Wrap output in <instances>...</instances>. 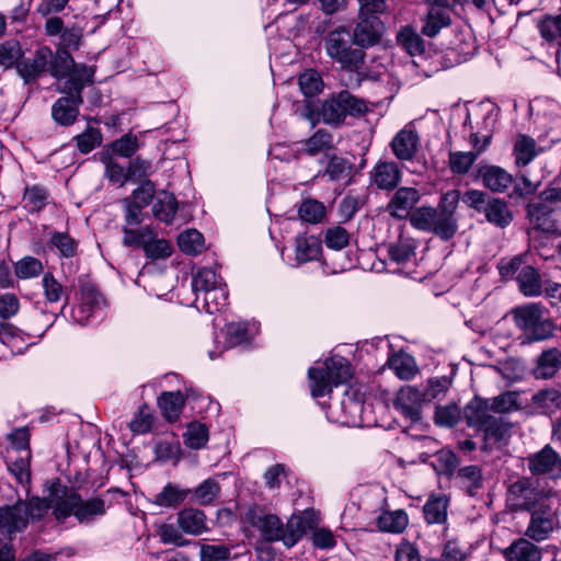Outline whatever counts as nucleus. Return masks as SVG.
I'll return each mask as SVG.
<instances>
[{
    "mask_svg": "<svg viewBox=\"0 0 561 561\" xmlns=\"http://www.w3.org/2000/svg\"><path fill=\"white\" fill-rule=\"evenodd\" d=\"M460 202V191L450 190L440 196L437 208L422 206L410 217L411 225L422 231L432 232L444 241L450 240L458 230L456 209Z\"/></svg>",
    "mask_w": 561,
    "mask_h": 561,
    "instance_id": "1",
    "label": "nucleus"
},
{
    "mask_svg": "<svg viewBox=\"0 0 561 561\" xmlns=\"http://www.w3.org/2000/svg\"><path fill=\"white\" fill-rule=\"evenodd\" d=\"M176 526L163 524L159 528V536L163 543H172L176 547L190 545L183 534L198 537L208 531L207 517L201 510L185 507L176 514Z\"/></svg>",
    "mask_w": 561,
    "mask_h": 561,
    "instance_id": "2",
    "label": "nucleus"
},
{
    "mask_svg": "<svg viewBox=\"0 0 561 561\" xmlns=\"http://www.w3.org/2000/svg\"><path fill=\"white\" fill-rule=\"evenodd\" d=\"M106 513L105 502L101 497L82 500L75 492L62 491L61 500L54 505V516L64 522L73 515L80 524H90Z\"/></svg>",
    "mask_w": 561,
    "mask_h": 561,
    "instance_id": "3",
    "label": "nucleus"
},
{
    "mask_svg": "<svg viewBox=\"0 0 561 561\" xmlns=\"http://www.w3.org/2000/svg\"><path fill=\"white\" fill-rule=\"evenodd\" d=\"M311 394L314 398L323 397L336 387L346 382L352 374L348 362L342 356L328 358L321 367H311L308 370Z\"/></svg>",
    "mask_w": 561,
    "mask_h": 561,
    "instance_id": "4",
    "label": "nucleus"
},
{
    "mask_svg": "<svg viewBox=\"0 0 561 561\" xmlns=\"http://www.w3.org/2000/svg\"><path fill=\"white\" fill-rule=\"evenodd\" d=\"M352 35L345 27L328 33L324 38L327 55L344 69L356 70L364 62V51L352 47Z\"/></svg>",
    "mask_w": 561,
    "mask_h": 561,
    "instance_id": "5",
    "label": "nucleus"
},
{
    "mask_svg": "<svg viewBox=\"0 0 561 561\" xmlns=\"http://www.w3.org/2000/svg\"><path fill=\"white\" fill-rule=\"evenodd\" d=\"M365 111L366 104L364 101L347 91H342L322 103L320 116L324 124L339 126L347 115H359Z\"/></svg>",
    "mask_w": 561,
    "mask_h": 561,
    "instance_id": "6",
    "label": "nucleus"
},
{
    "mask_svg": "<svg viewBox=\"0 0 561 561\" xmlns=\"http://www.w3.org/2000/svg\"><path fill=\"white\" fill-rule=\"evenodd\" d=\"M514 318L517 327L528 332L533 341H542L552 334L553 324L543 318V308L539 304L531 302L516 308Z\"/></svg>",
    "mask_w": 561,
    "mask_h": 561,
    "instance_id": "7",
    "label": "nucleus"
},
{
    "mask_svg": "<svg viewBox=\"0 0 561 561\" xmlns=\"http://www.w3.org/2000/svg\"><path fill=\"white\" fill-rule=\"evenodd\" d=\"M363 398L355 389H347L343 398L329 407L328 416L335 423L357 426L362 422Z\"/></svg>",
    "mask_w": 561,
    "mask_h": 561,
    "instance_id": "8",
    "label": "nucleus"
},
{
    "mask_svg": "<svg viewBox=\"0 0 561 561\" xmlns=\"http://www.w3.org/2000/svg\"><path fill=\"white\" fill-rule=\"evenodd\" d=\"M243 519L260 533L264 541H282L283 522L277 515L265 511L259 505H253L244 513Z\"/></svg>",
    "mask_w": 561,
    "mask_h": 561,
    "instance_id": "9",
    "label": "nucleus"
},
{
    "mask_svg": "<svg viewBox=\"0 0 561 561\" xmlns=\"http://www.w3.org/2000/svg\"><path fill=\"white\" fill-rule=\"evenodd\" d=\"M528 469L533 476L552 480L561 478V456L550 446L545 445L539 451L527 457Z\"/></svg>",
    "mask_w": 561,
    "mask_h": 561,
    "instance_id": "10",
    "label": "nucleus"
},
{
    "mask_svg": "<svg viewBox=\"0 0 561 561\" xmlns=\"http://www.w3.org/2000/svg\"><path fill=\"white\" fill-rule=\"evenodd\" d=\"M561 203V187H551L542 191L539 201L528 205V216L537 228L550 229L548 216L556 210Z\"/></svg>",
    "mask_w": 561,
    "mask_h": 561,
    "instance_id": "11",
    "label": "nucleus"
},
{
    "mask_svg": "<svg viewBox=\"0 0 561 561\" xmlns=\"http://www.w3.org/2000/svg\"><path fill=\"white\" fill-rule=\"evenodd\" d=\"M557 524L556 512L550 506L540 504L533 511L525 535L537 542L543 541L550 536Z\"/></svg>",
    "mask_w": 561,
    "mask_h": 561,
    "instance_id": "12",
    "label": "nucleus"
},
{
    "mask_svg": "<svg viewBox=\"0 0 561 561\" xmlns=\"http://www.w3.org/2000/svg\"><path fill=\"white\" fill-rule=\"evenodd\" d=\"M391 150L400 161H411L420 147V136L413 123L400 129L390 142Z\"/></svg>",
    "mask_w": 561,
    "mask_h": 561,
    "instance_id": "13",
    "label": "nucleus"
},
{
    "mask_svg": "<svg viewBox=\"0 0 561 561\" xmlns=\"http://www.w3.org/2000/svg\"><path fill=\"white\" fill-rule=\"evenodd\" d=\"M426 403L422 391L413 386L402 387L393 400L394 409L405 419L416 422L421 419L423 404Z\"/></svg>",
    "mask_w": 561,
    "mask_h": 561,
    "instance_id": "14",
    "label": "nucleus"
},
{
    "mask_svg": "<svg viewBox=\"0 0 561 561\" xmlns=\"http://www.w3.org/2000/svg\"><path fill=\"white\" fill-rule=\"evenodd\" d=\"M477 178L492 193H504L513 184V175L500 165L479 163Z\"/></svg>",
    "mask_w": 561,
    "mask_h": 561,
    "instance_id": "15",
    "label": "nucleus"
},
{
    "mask_svg": "<svg viewBox=\"0 0 561 561\" xmlns=\"http://www.w3.org/2000/svg\"><path fill=\"white\" fill-rule=\"evenodd\" d=\"M316 524V514L313 511H304L293 514L282 528V542L287 547H294Z\"/></svg>",
    "mask_w": 561,
    "mask_h": 561,
    "instance_id": "16",
    "label": "nucleus"
},
{
    "mask_svg": "<svg viewBox=\"0 0 561 561\" xmlns=\"http://www.w3.org/2000/svg\"><path fill=\"white\" fill-rule=\"evenodd\" d=\"M383 31L381 20H368L357 15V23L352 32L353 44L362 50L375 46L380 42Z\"/></svg>",
    "mask_w": 561,
    "mask_h": 561,
    "instance_id": "17",
    "label": "nucleus"
},
{
    "mask_svg": "<svg viewBox=\"0 0 561 561\" xmlns=\"http://www.w3.org/2000/svg\"><path fill=\"white\" fill-rule=\"evenodd\" d=\"M80 296V304L72 310V319L80 324H85L98 310H101L104 305V299L102 295L90 285H85L81 288Z\"/></svg>",
    "mask_w": 561,
    "mask_h": 561,
    "instance_id": "18",
    "label": "nucleus"
},
{
    "mask_svg": "<svg viewBox=\"0 0 561 561\" xmlns=\"http://www.w3.org/2000/svg\"><path fill=\"white\" fill-rule=\"evenodd\" d=\"M293 252L295 266L319 261L322 255V242L314 236L301 233L294 240Z\"/></svg>",
    "mask_w": 561,
    "mask_h": 561,
    "instance_id": "19",
    "label": "nucleus"
},
{
    "mask_svg": "<svg viewBox=\"0 0 561 561\" xmlns=\"http://www.w3.org/2000/svg\"><path fill=\"white\" fill-rule=\"evenodd\" d=\"M420 192L414 187H400L393 194L387 205V211L396 218H405L411 216V210L415 204L420 201Z\"/></svg>",
    "mask_w": 561,
    "mask_h": 561,
    "instance_id": "20",
    "label": "nucleus"
},
{
    "mask_svg": "<svg viewBox=\"0 0 561 561\" xmlns=\"http://www.w3.org/2000/svg\"><path fill=\"white\" fill-rule=\"evenodd\" d=\"M25 512L26 506L23 501L12 506L0 507V531L5 535L22 531L27 525Z\"/></svg>",
    "mask_w": 561,
    "mask_h": 561,
    "instance_id": "21",
    "label": "nucleus"
},
{
    "mask_svg": "<svg viewBox=\"0 0 561 561\" xmlns=\"http://www.w3.org/2000/svg\"><path fill=\"white\" fill-rule=\"evenodd\" d=\"M81 104V95L70 93L68 96H61L54 103L51 116L54 121L61 126L72 125L79 115Z\"/></svg>",
    "mask_w": 561,
    "mask_h": 561,
    "instance_id": "22",
    "label": "nucleus"
},
{
    "mask_svg": "<svg viewBox=\"0 0 561 561\" xmlns=\"http://www.w3.org/2000/svg\"><path fill=\"white\" fill-rule=\"evenodd\" d=\"M51 50L48 47H42L36 50L33 58L24 59L16 65L19 75L25 82L36 79L48 67Z\"/></svg>",
    "mask_w": 561,
    "mask_h": 561,
    "instance_id": "23",
    "label": "nucleus"
},
{
    "mask_svg": "<svg viewBox=\"0 0 561 561\" xmlns=\"http://www.w3.org/2000/svg\"><path fill=\"white\" fill-rule=\"evenodd\" d=\"M450 24V11L442 5H433L422 19L421 33L424 36L433 38Z\"/></svg>",
    "mask_w": 561,
    "mask_h": 561,
    "instance_id": "24",
    "label": "nucleus"
},
{
    "mask_svg": "<svg viewBox=\"0 0 561 561\" xmlns=\"http://www.w3.org/2000/svg\"><path fill=\"white\" fill-rule=\"evenodd\" d=\"M506 561H541V549L526 538L514 540L503 550Z\"/></svg>",
    "mask_w": 561,
    "mask_h": 561,
    "instance_id": "25",
    "label": "nucleus"
},
{
    "mask_svg": "<svg viewBox=\"0 0 561 561\" xmlns=\"http://www.w3.org/2000/svg\"><path fill=\"white\" fill-rule=\"evenodd\" d=\"M482 214L485 220L496 228L504 229L513 221V213L508 204L500 197H491Z\"/></svg>",
    "mask_w": 561,
    "mask_h": 561,
    "instance_id": "26",
    "label": "nucleus"
},
{
    "mask_svg": "<svg viewBox=\"0 0 561 561\" xmlns=\"http://www.w3.org/2000/svg\"><path fill=\"white\" fill-rule=\"evenodd\" d=\"M537 492L527 478H522L511 484L508 497L514 505L522 510H531L537 500Z\"/></svg>",
    "mask_w": 561,
    "mask_h": 561,
    "instance_id": "27",
    "label": "nucleus"
},
{
    "mask_svg": "<svg viewBox=\"0 0 561 561\" xmlns=\"http://www.w3.org/2000/svg\"><path fill=\"white\" fill-rule=\"evenodd\" d=\"M374 183L380 190H393L401 180V171L396 162L380 161L373 171Z\"/></svg>",
    "mask_w": 561,
    "mask_h": 561,
    "instance_id": "28",
    "label": "nucleus"
},
{
    "mask_svg": "<svg viewBox=\"0 0 561 561\" xmlns=\"http://www.w3.org/2000/svg\"><path fill=\"white\" fill-rule=\"evenodd\" d=\"M190 493L191 489H183L179 484L169 482L153 496L152 504L165 508H175L187 499Z\"/></svg>",
    "mask_w": 561,
    "mask_h": 561,
    "instance_id": "29",
    "label": "nucleus"
},
{
    "mask_svg": "<svg viewBox=\"0 0 561 561\" xmlns=\"http://www.w3.org/2000/svg\"><path fill=\"white\" fill-rule=\"evenodd\" d=\"M491 412L492 409L489 400L474 398L467 404L465 416L470 426L481 428L495 419L491 415Z\"/></svg>",
    "mask_w": 561,
    "mask_h": 561,
    "instance_id": "30",
    "label": "nucleus"
},
{
    "mask_svg": "<svg viewBox=\"0 0 561 561\" xmlns=\"http://www.w3.org/2000/svg\"><path fill=\"white\" fill-rule=\"evenodd\" d=\"M299 153L310 157L329 151L334 146L333 135L327 129L320 128L308 139L300 142Z\"/></svg>",
    "mask_w": 561,
    "mask_h": 561,
    "instance_id": "31",
    "label": "nucleus"
},
{
    "mask_svg": "<svg viewBox=\"0 0 561 561\" xmlns=\"http://www.w3.org/2000/svg\"><path fill=\"white\" fill-rule=\"evenodd\" d=\"M518 288L526 297H537L542 294L543 283L538 271L530 266L524 265L516 276Z\"/></svg>",
    "mask_w": 561,
    "mask_h": 561,
    "instance_id": "32",
    "label": "nucleus"
},
{
    "mask_svg": "<svg viewBox=\"0 0 561 561\" xmlns=\"http://www.w3.org/2000/svg\"><path fill=\"white\" fill-rule=\"evenodd\" d=\"M482 428L484 431V450L500 448L503 444L506 443L510 427L507 426L506 423L503 422L501 417L493 419Z\"/></svg>",
    "mask_w": 561,
    "mask_h": 561,
    "instance_id": "33",
    "label": "nucleus"
},
{
    "mask_svg": "<svg viewBox=\"0 0 561 561\" xmlns=\"http://www.w3.org/2000/svg\"><path fill=\"white\" fill-rule=\"evenodd\" d=\"M220 285H222L221 278L214 270L208 267L199 268L192 279V289L195 295L194 302L196 308H199L201 296L203 293Z\"/></svg>",
    "mask_w": 561,
    "mask_h": 561,
    "instance_id": "34",
    "label": "nucleus"
},
{
    "mask_svg": "<svg viewBox=\"0 0 561 561\" xmlns=\"http://www.w3.org/2000/svg\"><path fill=\"white\" fill-rule=\"evenodd\" d=\"M561 366V352L558 348L545 351L537 360L534 370L536 378L548 379L556 375Z\"/></svg>",
    "mask_w": 561,
    "mask_h": 561,
    "instance_id": "35",
    "label": "nucleus"
},
{
    "mask_svg": "<svg viewBox=\"0 0 561 561\" xmlns=\"http://www.w3.org/2000/svg\"><path fill=\"white\" fill-rule=\"evenodd\" d=\"M178 209V202L173 194L160 192L152 205V211L157 219L167 224L171 222Z\"/></svg>",
    "mask_w": 561,
    "mask_h": 561,
    "instance_id": "36",
    "label": "nucleus"
},
{
    "mask_svg": "<svg viewBox=\"0 0 561 561\" xmlns=\"http://www.w3.org/2000/svg\"><path fill=\"white\" fill-rule=\"evenodd\" d=\"M227 299L228 294L224 284L213 287L202 294L198 309H203L210 314L216 313L226 307Z\"/></svg>",
    "mask_w": 561,
    "mask_h": 561,
    "instance_id": "37",
    "label": "nucleus"
},
{
    "mask_svg": "<svg viewBox=\"0 0 561 561\" xmlns=\"http://www.w3.org/2000/svg\"><path fill=\"white\" fill-rule=\"evenodd\" d=\"M93 69L85 65H76L69 73V80L66 82L65 91L81 95L83 88L92 82Z\"/></svg>",
    "mask_w": 561,
    "mask_h": 561,
    "instance_id": "38",
    "label": "nucleus"
},
{
    "mask_svg": "<svg viewBox=\"0 0 561 561\" xmlns=\"http://www.w3.org/2000/svg\"><path fill=\"white\" fill-rule=\"evenodd\" d=\"M158 405L168 421H175L184 405V398L180 391L163 392L158 399Z\"/></svg>",
    "mask_w": 561,
    "mask_h": 561,
    "instance_id": "39",
    "label": "nucleus"
},
{
    "mask_svg": "<svg viewBox=\"0 0 561 561\" xmlns=\"http://www.w3.org/2000/svg\"><path fill=\"white\" fill-rule=\"evenodd\" d=\"M408 523V515L401 510L383 512L377 519L379 529L388 533H402Z\"/></svg>",
    "mask_w": 561,
    "mask_h": 561,
    "instance_id": "40",
    "label": "nucleus"
},
{
    "mask_svg": "<svg viewBox=\"0 0 561 561\" xmlns=\"http://www.w3.org/2000/svg\"><path fill=\"white\" fill-rule=\"evenodd\" d=\"M538 154L536 142L526 135H518L514 145L515 162L518 167L527 165Z\"/></svg>",
    "mask_w": 561,
    "mask_h": 561,
    "instance_id": "41",
    "label": "nucleus"
},
{
    "mask_svg": "<svg viewBox=\"0 0 561 561\" xmlns=\"http://www.w3.org/2000/svg\"><path fill=\"white\" fill-rule=\"evenodd\" d=\"M49 72L55 78L68 77L72 67H75L73 58L66 49H57L56 54L49 58Z\"/></svg>",
    "mask_w": 561,
    "mask_h": 561,
    "instance_id": "42",
    "label": "nucleus"
},
{
    "mask_svg": "<svg viewBox=\"0 0 561 561\" xmlns=\"http://www.w3.org/2000/svg\"><path fill=\"white\" fill-rule=\"evenodd\" d=\"M57 500H61L59 491L51 492L48 499L33 497L28 502H24L26 506V519L41 518L49 508L54 511Z\"/></svg>",
    "mask_w": 561,
    "mask_h": 561,
    "instance_id": "43",
    "label": "nucleus"
},
{
    "mask_svg": "<svg viewBox=\"0 0 561 561\" xmlns=\"http://www.w3.org/2000/svg\"><path fill=\"white\" fill-rule=\"evenodd\" d=\"M220 492V485L215 479H207L203 481L197 488L191 489L190 495L194 503L199 505L210 504Z\"/></svg>",
    "mask_w": 561,
    "mask_h": 561,
    "instance_id": "44",
    "label": "nucleus"
},
{
    "mask_svg": "<svg viewBox=\"0 0 561 561\" xmlns=\"http://www.w3.org/2000/svg\"><path fill=\"white\" fill-rule=\"evenodd\" d=\"M456 479L472 495L476 490L482 486V470L476 465L466 466L457 471Z\"/></svg>",
    "mask_w": 561,
    "mask_h": 561,
    "instance_id": "45",
    "label": "nucleus"
},
{
    "mask_svg": "<svg viewBox=\"0 0 561 561\" xmlns=\"http://www.w3.org/2000/svg\"><path fill=\"white\" fill-rule=\"evenodd\" d=\"M153 232L154 231L149 226H142L139 228L124 226V237L122 242L125 247L144 249L146 242H148Z\"/></svg>",
    "mask_w": 561,
    "mask_h": 561,
    "instance_id": "46",
    "label": "nucleus"
},
{
    "mask_svg": "<svg viewBox=\"0 0 561 561\" xmlns=\"http://www.w3.org/2000/svg\"><path fill=\"white\" fill-rule=\"evenodd\" d=\"M424 516L430 524H439L447 516V500L445 496H432L424 505Z\"/></svg>",
    "mask_w": 561,
    "mask_h": 561,
    "instance_id": "47",
    "label": "nucleus"
},
{
    "mask_svg": "<svg viewBox=\"0 0 561 561\" xmlns=\"http://www.w3.org/2000/svg\"><path fill=\"white\" fill-rule=\"evenodd\" d=\"M538 27L546 41L561 44V9L556 14L546 15Z\"/></svg>",
    "mask_w": 561,
    "mask_h": 561,
    "instance_id": "48",
    "label": "nucleus"
},
{
    "mask_svg": "<svg viewBox=\"0 0 561 561\" xmlns=\"http://www.w3.org/2000/svg\"><path fill=\"white\" fill-rule=\"evenodd\" d=\"M397 38H398V43L411 56L421 55L425 50V45H424L423 39L410 26L402 27L401 31L398 33Z\"/></svg>",
    "mask_w": 561,
    "mask_h": 561,
    "instance_id": "49",
    "label": "nucleus"
},
{
    "mask_svg": "<svg viewBox=\"0 0 561 561\" xmlns=\"http://www.w3.org/2000/svg\"><path fill=\"white\" fill-rule=\"evenodd\" d=\"M298 214L300 219L306 222L319 224L325 217V207L321 202L308 198L300 204Z\"/></svg>",
    "mask_w": 561,
    "mask_h": 561,
    "instance_id": "50",
    "label": "nucleus"
},
{
    "mask_svg": "<svg viewBox=\"0 0 561 561\" xmlns=\"http://www.w3.org/2000/svg\"><path fill=\"white\" fill-rule=\"evenodd\" d=\"M178 244L182 252L186 254H197L204 249V238L199 231L187 229L179 234Z\"/></svg>",
    "mask_w": 561,
    "mask_h": 561,
    "instance_id": "51",
    "label": "nucleus"
},
{
    "mask_svg": "<svg viewBox=\"0 0 561 561\" xmlns=\"http://www.w3.org/2000/svg\"><path fill=\"white\" fill-rule=\"evenodd\" d=\"M23 51L19 41L8 39L0 44V66L9 69L20 62Z\"/></svg>",
    "mask_w": 561,
    "mask_h": 561,
    "instance_id": "52",
    "label": "nucleus"
},
{
    "mask_svg": "<svg viewBox=\"0 0 561 561\" xmlns=\"http://www.w3.org/2000/svg\"><path fill=\"white\" fill-rule=\"evenodd\" d=\"M184 442L192 449H199L208 442V428L199 422H192L184 433Z\"/></svg>",
    "mask_w": 561,
    "mask_h": 561,
    "instance_id": "53",
    "label": "nucleus"
},
{
    "mask_svg": "<svg viewBox=\"0 0 561 561\" xmlns=\"http://www.w3.org/2000/svg\"><path fill=\"white\" fill-rule=\"evenodd\" d=\"M49 244L51 248L58 250L62 257H73L77 254L78 243L66 232H51Z\"/></svg>",
    "mask_w": 561,
    "mask_h": 561,
    "instance_id": "54",
    "label": "nucleus"
},
{
    "mask_svg": "<svg viewBox=\"0 0 561 561\" xmlns=\"http://www.w3.org/2000/svg\"><path fill=\"white\" fill-rule=\"evenodd\" d=\"M142 250L146 256L151 260H164L172 254L171 244L164 239L157 238L156 232H153L148 242H146Z\"/></svg>",
    "mask_w": 561,
    "mask_h": 561,
    "instance_id": "55",
    "label": "nucleus"
},
{
    "mask_svg": "<svg viewBox=\"0 0 561 561\" xmlns=\"http://www.w3.org/2000/svg\"><path fill=\"white\" fill-rule=\"evenodd\" d=\"M388 363L400 379H410L415 374V363L407 354H396L388 359Z\"/></svg>",
    "mask_w": 561,
    "mask_h": 561,
    "instance_id": "56",
    "label": "nucleus"
},
{
    "mask_svg": "<svg viewBox=\"0 0 561 561\" xmlns=\"http://www.w3.org/2000/svg\"><path fill=\"white\" fill-rule=\"evenodd\" d=\"M43 270L41 260L33 256L22 257L14 265L15 275L20 279L34 278L42 274Z\"/></svg>",
    "mask_w": 561,
    "mask_h": 561,
    "instance_id": "57",
    "label": "nucleus"
},
{
    "mask_svg": "<svg viewBox=\"0 0 561 561\" xmlns=\"http://www.w3.org/2000/svg\"><path fill=\"white\" fill-rule=\"evenodd\" d=\"M250 337V328L247 322H231L226 327L227 347L237 346Z\"/></svg>",
    "mask_w": 561,
    "mask_h": 561,
    "instance_id": "58",
    "label": "nucleus"
},
{
    "mask_svg": "<svg viewBox=\"0 0 561 561\" xmlns=\"http://www.w3.org/2000/svg\"><path fill=\"white\" fill-rule=\"evenodd\" d=\"M478 153L455 151L449 153V168L455 174H466L473 162L477 160Z\"/></svg>",
    "mask_w": 561,
    "mask_h": 561,
    "instance_id": "59",
    "label": "nucleus"
},
{
    "mask_svg": "<svg viewBox=\"0 0 561 561\" xmlns=\"http://www.w3.org/2000/svg\"><path fill=\"white\" fill-rule=\"evenodd\" d=\"M298 83L301 92L307 96L319 93L323 85L320 75L312 69L304 71L298 78Z\"/></svg>",
    "mask_w": 561,
    "mask_h": 561,
    "instance_id": "60",
    "label": "nucleus"
},
{
    "mask_svg": "<svg viewBox=\"0 0 561 561\" xmlns=\"http://www.w3.org/2000/svg\"><path fill=\"white\" fill-rule=\"evenodd\" d=\"M351 163L337 156H332L329 159L324 175L329 176L331 181H339L348 176L351 172Z\"/></svg>",
    "mask_w": 561,
    "mask_h": 561,
    "instance_id": "61",
    "label": "nucleus"
},
{
    "mask_svg": "<svg viewBox=\"0 0 561 561\" xmlns=\"http://www.w3.org/2000/svg\"><path fill=\"white\" fill-rule=\"evenodd\" d=\"M359 4L358 16L368 20H380V15L387 11L386 0H357Z\"/></svg>",
    "mask_w": 561,
    "mask_h": 561,
    "instance_id": "62",
    "label": "nucleus"
},
{
    "mask_svg": "<svg viewBox=\"0 0 561 561\" xmlns=\"http://www.w3.org/2000/svg\"><path fill=\"white\" fill-rule=\"evenodd\" d=\"M324 243L329 249L342 250L350 243V233L341 226L331 227L325 231Z\"/></svg>",
    "mask_w": 561,
    "mask_h": 561,
    "instance_id": "63",
    "label": "nucleus"
},
{
    "mask_svg": "<svg viewBox=\"0 0 561 561\" xmlns=\"http://www.w3.org/2000/svg\"><path fill=\"white\" fill-rule=\"evenodd\" d=\"M77 147L81 153H89L101 145L102 134L98 128L88 127L87 130L76 138Z\"/></svg>",
    "mask_w": 561,
    "mask_h": 561,
    "instance_id": "64",
    "label": "nucleus"
}]
</instances>
